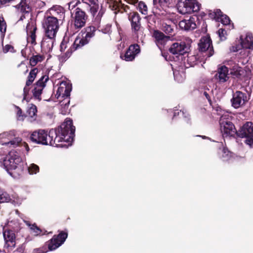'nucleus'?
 <instances>
[{"mask_svg":"<svg viewBox=\"0 0 253 253\" xmlns=\"http://www.w3.org/2000/svg\"><path fill=\"white\" fill-rule=\"evenodd\" d=\"M153 37L155 39V42L160 50L164 47L167 42L170 39V37L165 36L163 33L155 31L153 33Z\"/></svg>","mask_w":253,"mask_h":253,"instance_id":"18","label":"nucleus"},{"mask_svg":"<svg viewBox=\"0 0 253 253\" xmlns=\"http://www.w3.org/2000/svg\"><path fill=\"white\" fill-rule=\"evenodd\" d=\"M129 20L131 22V26L132 29H133L135 31H138L140 27V18L139 16V14L137 13H133L131 15L129 16Z\"/></svg>","mask_w":253,"mask_h":253,"instance_id":"25","label":"nucleus"},{"mask_svg":"<svg viewBox=\"0 0 253 253\" xmlns=\"http://www.w3.org/2000/svg\"><path fill=\"white\" fill-rule=\"evenodd\" d=\"M204 95L205 96V97H206V98L208 100H210V96L209 95V94L206 92V91H205L204 92Z\"/></svg>","mask_w":253,"mask_h":253,"instance_id":"56","label":"nucleus"},{"mask_svg":"<svg viewBox=\"0 0 253 253\" xmlns=\"http://www.w3.org/2000/svg\"><path fill=\"white\" fill-rule=\"evenodd\" d=\"M103 13H104L103 11L100 10L98 12V13L96 15V16H95V17L94 18V22L96 23V24H98V23H99Z\"/></svg>","mask_w":253,"mask_h":253,"instance_id":"49","label":"nucleus"},{"mask_svg":"<svg viewBox=\"0 0 253 253\" xmlns=\"http://www.w3.org/2000/svg\"><path fill=\"white\" fill-rule=\"evenodd\" d=\"M13 49V47L9 44H6L3 47V51L4 53H7L8 51H12Z\"/></svg>","mask_w":253,"mask_h":253,"instance_id":"53","label":"nucleus"},{"mask_svg":"<svg viewBox=\"0 0 253 253\" xmlns=\"http://www.w3.org/2000/svg\"><path fill=\"white\" fill-rule=\"evenodd\" d=\"M21 162L22 159L19 154L16 151H11L3 160L2 164L9 175L16 178L21 169L20 167Z\"/></svg>","mask_w":253,"mask_h":253,"instance_id":"2","label":"nucleus"},{"mask_svg":"<svg viewBox=\"0 0 253 253\" xmlns=\"http://www.w3.org/2000/svg\"><path fill=\"white\" fill-rule=\"evenodd\" d=\"M241 46L244 48L251 49L253 45V37L251 33H247L245 38L243 36L240 37Z\"/></svg>","mask_w":253,"mask_h":253,"instance_id":"22","label":"nucleus"},{"mask_svg":"<svg viewBox=\"0 0 253 253\" xmlns=\"http://www.w3.org/2000/svg\"><path fill=\"white\" fill-rule=\"evenodd\" d=\"M67 236V233L63 232H61L57 236L54 235L48 244L49 250L53 251L60 247L64 243Z\"/></svg>","mask_w":253,"mask_h":253,"instance_id":"9","label":"nucleus"},{"mask_svg":"<svg viewBox=\"0 0 253 253\" xmlns=\"http://www.w3.org/2000/svg\"><path fill=\"white\" fill-rule=\"evenodd\" d=\"M69 45H71V43H69L68 39H64L60 44V51L61 52H64L65 49Z\"/></svg>","mask_w":253,"mask_h":253,"instance_id":"40","label":"nucleus"},{"mask_svg":"<svg viewBox=\"0 0 253 253\" xmlns=\"http://www.w3.org/2000/svg\"><path fill=\"white\" fill-rule=\"evenodd\" d=\"M20 10L21 12L24 13H28L31 8L28 4H24V3H20Z\"/></svg>","mask_w":253,"mask_h":253,"instance_id":"42","label":"nucleus"},{"mask_svg":"<svg viewBox=\"0 0 253 253\" xmlns=\"http://www.w3.org/2000/svg\"><path fill=\"white\" fill-rule=\"evenodd\" d=\"M80 3V1L78 0H73L68 3V8L71 11V13L77 7V6Z\"/></svg>","mask_w":253,"mask_h":253,"instance_id":"39","label":"nucleus"},{"mask_svg":"<svg viewBox=\"0 0 253 253\" xmlns=\"http://www.w3.org/2000/svg\"><path fill=\"white\" fill-rule=\"evenodd\" d=\"M49 11L50 13L53 15H56V13L58 14L61 13L62 15L64 14L63 8L59 6H55L51 7Z\"/></svg>","mask_w":253,"mask_h":253,"instance_id":"34","label":"nucleus"},{"mask_svg":"<svg viewBox=\"0 0 253 253\" xmlns=\"http://www.w3.org/2000/svg\"><path fill=\"white\" fill-rule=\"evenodd\" d=\"M82 1L90 7L97 3V0H82Z\"/></svg>","mask_w":253,"mask_h":253,"instance_id":"51","label":"nucleus"},{"mask_svg":"<svg viewBox=\"0 0 253 253\" xmlns=\"http://www.w3.org/2000/svg\"><path fill=\"white\" fill-rule=\"evenodd\" d=\"M72 17L75 29H80L85 26L87 16L81 8L77 7L72 12Z\"/></svg>","mask_w":253,"mask_h":253,"instance_id":"8","label":"nucleus"},{"mask_svg":"<svg viewBox=\"0 0 253 253\" xmlns=\"http://www.w3.org/2000/svg\"><path fill=\"white\" fill-rule=\"evenodd\" d=\"M48 80V77L46 75L42 76L35 84L34 89L33 90V95L38 100H41V95L42 89L45 86V84Z\"/></svg>","mask_w":253,"mask_h":253,"instance_id":"12","label":"nucleus"},{"mask_svg":"<svg viewBox=\"0 0 253 253\" xmlns=\"http://www.w3.org/2000/svg\"><path fill=\"white\" fill-rule=\"evenodd\" d=\"M184 114H185V113H184V112H183V111H182V115L183 116H184L185 117H186L187 116H186V115H185V116H184Z\"/></svg>","mask_w":253,"mask_h":253,"instance_id":"61","label":"nucleus"},{"mask_svg":"<svg viewBox=\"0 0 253 253\" xmlns=\"http://www.w3.org/2000/svg\"><path fill=\"white\" fill-rule=\"evenodd\" d=\"M138 9L142 14L144 15L147 14V6L144 2L140 1L138 3Z\"/></svg>","mask_w":253,"mask_h":253,"instance_id":"37","label":"nucleus"},{"mask_svg":"<svg viewBox=\"0 0 253 253\" xmlns=\"http://www.w3.org/2000/svg\"><path fill=\"white\" fill-rule=\"evenodd\" d=\"M220 145H223V144L222 143L219 144V146H220Z\"/></svg>","mask_w":253,"mask_h":253,"instance_id":"63","label":"nucleus"},{"mask_svg":"<svg viewBox=\"0 0 253 253\" xmlns=\"http://www.w3.org/2000/svg\"><path fill=\"white\" fill-rule=\"evenodd\" d=\"M248 60H245V62L244 61H238V63H241L242 64H245V63L247 62Z\"/></svg>","mask_w":253,"mask_h":253,"instance_id":"58","label":"nucleus"},{"mask_svg":"<svg viewBox=\"0 0 253 253\" xmlns=\"http://www.w3.org/2000/svg\"><path fill=\"white\" fill-rule=\"evenodd\" d=\"M227 65L229 66L231 74L238 77L243 73V71L242 70V68L239 66V64H236L233 61H229L228 62Z\"/></svg>","mask_w":253,"mask_h":253,"instance_id":"24","label":"nucleus"},{"mask_svg":"<svg viewBox=\"0 0 253 253\" xmlns=\"http://www.w3.org/2000/svg\"><path fill=\"white\" fill-rule=\"evenodd\" d=\"M223 25H228L230 24V20L226 15H223L219 19Z\"/></svg>","mask_w":253,"mask_h":253,"instance_id":"46","label":"nucleus"},{"mask_svg":"<svg viewBox=\"0 0 253 253\" xmlns=\"http://www.w3.org/2000/svg\"><path fill=\"white\" fill-rule=\"evenodd\" d=\"M30 0H21V2L22 3H24V4H28L30 2Z\"/></svg>","mask_w":253,"mask_h":253,"instance_id":"57","label":"nucleus"},{"mask_svg":"<svg viewBox=\"0 0 253 253\" xmlns=\"http://www.w3.org/2000/svg\"><path fill=\"white\" fill-rule=\"evenodd\" d=\"M199 48L201 52L207 51L208 57L213 54V47L211 46V41L208 37H204L201 39L199 43Z\"/></svg>","mask_w":253,"mask_h":253,"instance_id":"10","label":"nucleus"},{"mask_svg":"<svg viewBox=\"0 0 253 253\" xmlns=\"http://www.w3.org/2000/svg\"><path fill=\"white\" fill-rule=\"evenodd\" d=\"M200 4L196 0H179L177 4L178 12L182 14L197 12L200 10Z\"/></svg>","mask_w":253,"mask_h":253,"instance_id":"6","label":"nucleus"},{"mask_svg":"<svg viewBox=\"0 0 253 253\" xmlns=\"http://www.w3.org/2000/svg\"><path fill=\"white\" fill-rule=\"evenodd\" d=\"M75 127L72 120L66 119L58 129H51L48 133L44 130L33 132L30 136L32 141L37 144L55 147H68L71 145L75 135Z\"/></svg>","mask_w":253,"mask_h":253,"instance_id":"1","label":"nucleus"},{"mask_svg":"<svg viewBox=\"0 0 253 253\" xmlns=\"http://www.w3.org/2000/svg\"><path fill=\"white\" fill-rule=\"evenodd\" d=\"M7 146L15 148L18 146L22 143V138L20 137L15 131L13 137L8 141Z\"/></svg>","mask_w":253,"mask_h":253,"instance_id":"27","label":"nucleus"},{"mask_svg":"<svg viewBox=\"0 0 253 253\" xmlns=\"http://www.w3.org/2000/svg\"><path fill=\"white\" fill-rule=\"evenodd\" d=\"M42 27L47 36L55 37L59 29L58 20L54 16H47L42 22Z\"/></svg>","mask_w":253,"mask_h":253,"instance_id":"4","label":"nucleus"},{"mask_svg":"<svg viewBox=\"0 0 253 253\" xmlns=\"http://www.w3.org/2000/svg\"><path fill=\"white\" fill-rule=\"evenodd\" d=\"M26 224L30 227V229L33 231L35 236L40 235L42 230L36 225L35 223L31 224L28 221H24Z\"/></svg>","mask_w":253,"mask_h":253,"instance_id":"33","label":"nucleus"},{"mask_svg":"<svg viewBox=\"0 0 253 253\" xmlns=\"http://www.w3.org/2000/svg\"><path fill=\"white\" fill-rule=\"evenodd\" d=\"M6 30V24L3 17H0V32L1 36L4 37V33Z\"/></svg>","mask_w":253,"mask_h":253,"instance_id":"38","label":"nucleus"},{"mask_svg":"<svg viewBox=\"0 0 253 253\" xmlns=\"http://www.w3.org/2000/svg\"><path fill=\"white\" fill-rule=\"evenodd\" d=\"M228 67L225 66H222L219 68L216 76L218 77L217 79L220 82L224 83L228 79Z\"/></svg>","mask_w":253,"mask_h":253,"instance_id":"23","label":"nucleus"},{"mask_svg":"<svg viewBox=\"0 0 253 253\" xmlns=\"http://www.w3.org/2000/svg\"><path fill=\"white\" fill-rule=\"evenodd\" d=\"M175 116H176V112H174L173 117H175Z\"/></svg>","mask_w":253,"mask_h":253,"instance_id":"62","label":"nucleus"},{"mask_svg":"<svg viewBox=\"0 0 253 253\" xmlns=\"http://www.w3.org/2000/svg\"><path fill=\"white\" fill-rule=\"evenodd\" d=\"M218 34L221 41H224L226 39V32L224 29L222 28L219 29L218 31Z\"/></svg>","mask_w":253,"mask_h":253,"instance_id":"45","label":"nucleus"},{"mask_svg":"<svg viewBox=\"0 0 253 253\" xmlns=\"http://www.w3.org/2000/svg\"><path fill=\"white\" fill-rule=\"evenodd\" d=\"M99 8V5L97 3H96L95 4L90 6V12L93 17H95V15L96 14L98 11Z\"/></svg>","mask_w":253,"mask_h":253,"instance_id":"47","label":"nucleus"},{"mask_svg":"<svg viewBox=\"0 0 253 253\" xmlns=\"http://www.w3.org/2000/svg\"><path fill=\"white\" fill-rule=\"evenodd\" d=\"M55 37H50L45 35L41 42V47L45 52L50 51L53 46Z\"/></svg>","mask_w":253,"mask_h":253,"instance_id":"20","label":"nucleus"},{"mask_svg":"<svg viewBox=\"0 0 253 253\" xmlns=\"http://www.w3.org/2000/svg\"><path fill=\"white\" fill-rule=\"evenodd\" d=\"M63 98V100L60 101V104L61 107L62 113L65 114L67 112V109L69 107L70 98L69 97H64Z\"/></svg>","mask_w":253,"mask_h":253,"instance_id":"29","label":"nucleus"},{"mask_svg":"<svg viewBox=\"0 0 253 253\" xmlns=\"http://www.w3.org/2000/svg\"><path fill=\"white\" fill-rule=\"evenodd\" d=\"M37 112V107L35 105L31 104L27 111L28 116L30 118V121L33 122L36 120Z\"/></svg>","mask_w":253,"mask_h":253,"instance_id":"28","label":"nucleus"},{"mask_svg":"<svg viewBox=\"0 0 253 253\" xmlns=\"http://www.w3.org/2000/svg\"><path fill=\"white\" fill-rule=\"evenodd\" d=\"M237 135L240 137L247 138L246 142L247 144L253 145V123L247 122L237 132Z\"/></svg>","mask_w":253,"mask_h":253,"instance_id":"7","label":"nucleus"},{"mask_svg":"<svg viewBox=\"0 0 253 253\" xmlns=\"http://www.w3.org/2000/svg\"><path fill=\"white\" fill-rule=\"evenodd\" d=\"M186 62L187 64L185 63V66L186 68L194 66L197 63V58L195 55L188 56Z\"/></svg>","mask_w":253,"mask_h":253,"instance_id":"32","label":"nucleus"},{"mask_svg":"<svg viewBox=\"0 0 253 253\" xmlns=\"http://www.w3.org/2000/svg\"><path fill=\"white\" fill-rule=\"evenodd\" d=\"M37 27L35 22L31 21L29 22L26 26V32L27 35V41L28 42L33 45L36 44V31Z\"/></svg>","mask_w":253,"mask_h":253,"instance_id":"15","label":"nucleus"},{"mask_svg":"<svg viewBox=\"0 0 253 253\" xmlns=\"http://www.w3.org/2000/svg\"><path fill=\"white\" fill-rule=\"evenodd\" d=\"M14 130H11L8 132H4L0 134V144L2 145L7 146L8 141L11 139L13 137Z\"/></svg>","mask_w":253,"mask_h":253,"instance_id":"26","label":"nucleus"},{"mask_svg":"<svg viewBox=\"0 0 253 253\" xmlns=\"http://www.w3.org/2000/svg\"><path fill=\"white\" fill-rule=\"evenodd\" d=\"M33 82H32V81L28 79V80L27 81L26 83V85L30 86L33 83Z\"/></svg>","mask_w":253,"mask_h":253,"instance_id":"55","label":"nucleus"},{"mask_svg":"<svg viewBox=\"0 0 253 253\" xmlns=\"http://www.w3.org/2000/svg\"><path fill=\"white\" fill-rule=\"evenodd\" d=\"M169 0H153V4L156 9L161 11V9H164L167 6Z\"/></svg>","mask_w":253,"mask_h":253,"instance_id":"30","label":"nucleus"},{"mask_svg":"<svg viewBox=\"0 0 253 253\" xmlns=\"http://www.w3.org/2000/svg\"><path fill=\"white\" fill-rule=\"evenodd\" d=\"M38 70L37 68H34L32 70L28 76V79L33 82L36 77L37 74L38 73Z\"/></svg>","mask_w":253,"mask_h":253,"instance_id":"43","label":"nucleus"},{"mask_svg":"<svg viewBox=\"0 0 253 253\" xmlns=\"http://www.w3.org/2000/svg\"><path fill=\"white\" fill-rule=\"evenodd\" d=\"M221 155V157L223 161L228 160L231 157V153L225 148L223 147V149L219 152Z\"/></svg>","mask_w":253,"mask_h":253,"instance_id":"35","label":"nucleus"},{"mask_svg":"<svg viewBox=\"0 0 253 253\" xmlns=\"http://www.w3.org/2000/svg\"><path fill=\"white\" fill-rule=\"evenodd\" d=\"M228 115H222L219 120L220 129L223 137L234 136L237 132L233 124L227 117Z\"/></svg>","mask_w":253,"mask_h":253,"instance_id":"5","label":"nucleus"},{"mask_svg":"<svg viewBox=\"0 0 253 253\" xmlns=\"http://www.w3.org/2000/svg\"><path fill=\"white\" fill-rule=\"evenodd\" d=\"M211 17L218 20L223 15L220 9H216L213 13H210Z\"/></svg>","mask_w":253,"mask_h":253,"instance_id":"41","label":"nucleus"},{"mask_svg":"<svg viewBox=\"0 0 253 253\" xmlns=\"http://www.w3.org/2000/svg\"><path fill=\"white\" fill-rule=\"evenodd\" d=\"M140 51V47L137 44H132L129 46L125 55L124 56L121 55V57L126 61H131L134 59Z\"/></svg>","mask_w":253,"mask_h":253,"instance_id":"14","label":"nucleus"},{"mask_svg":"<svg viewBox=\"0 0 253 253\" xmlns=\"http://www.w3.org/2000/svg\"><path fill=\"white\" fill-rule=\"evenodd\" d=\"M95 31L96 28L94 26H89L86 28L85 36L79 35L76 38L73 44V47H70L65 52V55L62 56L64 59L65 60L68 58L73 51L87 44L90 39L94 36Z\"/></svg>","mask_w":253,"mask_h":253,"instance_id":"3","label":"nucleus"},{"mask_svg":"<svg viewBox=\"0 0 253 253\" xmlns=\"http://www.w3.org/2000/svg\"><path fill=\"white\" fill-rule=\"evenodd\" d=\"M163 30L167 34L171 33L173 31V28L170 25L167 23L163 24Z\"/></svg>","mask_w":253,"mask_h":253,"instance_id":"44","label":"nucleus"},{"mask_svg":"<svg viewBox=\"0 0 253 253\" xmlns=\"http://www.w3.org/2000/svg\"><path fill=\"white\" fill-rule=\"evenodd\" d=\"M178 114L179 112H177V113L176 112V114Z\"/></svg>","mask_w":253,"mask_h":253,"instance_id":"64","label":"nucleus"},{"mask_svg":"<svg viewBox=\"0 0 253 253\" xmlns=\"http://www.w3.org/2000/svg\"><path fill=\"white\" fill-rule=\"evenodd\" d=\"M247 101L246 94L240 91H237L233 94V98L231 99L232 106L235 108H239L241 106L244 104Z\"/></svg>","mask_w":253,"mask_h":253,"instance_id":"17","label":"nucleus"},{"mask_svg":"<svg viewBox=\"0 0 253 253\" xmlns=\"http://www.w3.org/2000/svg\"><path fill=\"white\" fill-rule=\"evenodd\" d=\"M23 18H25V16L24 15H22L20 18V20H23Z\"/></svg>","mask_w":253,"mask_h":253,"instance_id":"60","label":"nucleus"},{"mask_svg":"<svg viewBox=\"0 0 253 253\" xmlns=\"http://www.w3.org/2000/svg\"><path fill=\"white\" fill-rule=\"evenodd\" d=\"M17 109V119L19 121H23L24 120L25 116L22 114V111L21 109L18 107H16Z\"/></svg>","mask_w":253,"mask_h":253,"instance_id":"48","label":"nucleus"},{"mask_svg":"<svg viewBox=\"0 0 253 253\" xmlns=\"http://www.w3.org/2000/svg\"><path fill=\"white\" fill-rule=\"evenodd\" d=\"M3 238L5 242L4 248L12 249L15 247V234L11 230H5L3 232Z\"/></svg>","mask_w":253,"mask_h":253,"instance_id":"19","label":"nucleus"},{"mask_svg":"<svg viewBox=\"0 0 253 253\" xmlns=\"http://www.w3.org/2000/svg\"><path fill=\"white\" fill-rule=\"evenodd\" d=\"M179 27L184 30H191L196 28L194 18H190L189 19H184L179 22Z\"/></svg>","mask_w":253,"mask_h":253,"instance_id":"21","label":"nucleus"},{"mask_svg":"<svg viewBox=\"0 0 253 253\" xmlns=\"http://www.w3.org/2000/svg\"><path fill=\"white\" fill-rule=\"evenodd\" d=\"M239 49V48H238L237 47H236L235 49H233V51H237Z\"/></svg>","mask_w":253,"mask_h":253,"instance_id":"59","label":"nucleus"},{"mask_svg":"<svg viewBox=\"0 0 253 253\" xmlns=\"http://www.w3.org/2000/svg\"><path fill=\"white\" fill-rule=\"evenodd\" d=\"M44 59V57L40 54L33 55L30 59V63L32 66H36L39 62H42Z\"/></svg>","mask_w":253,"mask_h":253,"instance_id":"31","label":"nucleus"},{"mask_svg":"<svg viewBox=\"0 0 253 253\" xmlns=\"http://www.w3.org/2000/svg\"><path fill=\"white\" fill-rule=\"evenodd\" d=\"M9 0H0V3L2 5H5L10 2Z\"/></svg>","mask_w":253,"mask_h":253,"instance_id":"54","label":"nucleus"},{"mask_svg":"<svg viewBox=\"0 0 253 253\" xmlns=\"http://www.w3.org/2000/svg\"><path fill=\"white\" fill-rule=\"evenodd\" d=\"M22 200L16 194L11 196L0 189V203L10 202L14 205H20Z\"/></svg>","mask_w":253,"mask_h":253,"instance_id":"16","label":"nucleus"},{"mask_svg":"<svg viewBox=\"0 0 253 253\" xmlns=\"http://www.w3.org/2000/svg\"><path fill=\"white\" fill-rule=\"evenodd\" d=\"M173 75L175 80H176L178 82H182L184 80V77L179 75L178 73H177V71H173Z\"/></svg>","mask_w":253,"mask_h":253,"instance_id":"50","label":"nucleus"},{"mask_svg":"<svg viewBox=\"0 0 253 253\" xmlns=\"http://www.w3.org/2000/svg\"><path fill=\"white\" fill-rule=\"evenodd\" d=\"M29 86L25 85V86L24 87V88L23 89L24 97H23V101L24 100H26V96L28 94V93L29 92V90H30V88H29Z\"/></svg>","mask_w":253,"mask_h":253,"instance_id":"52","label":"nucleus"},{"mask_svg":"<svg viewBox=\"0 0 253 253\" xmlns=\"http://www.w3.org/2000/svg\"><path fill=\"white\" fill-rule=\"evenodd\" d=\"M29 172L31 174H36L39 172V167L35 164H31L28 168Z\"/></svg>","mask_w":253,"mask_h":253,"instance_id":"36","label":"nucleus"},{"mask_svg":"<svg viewBox=\"0 0 253 253\" xmlns=\"http://www.w3.org/2000/svg\"><path fill=\"white\" fill-rule=\"evenodd\" d=\"M71 90V84L66 82H61L56 91V96L59 99L64 97H69Z\"/></svg>","mask_w":253,"mask_h":253,"instance_id":"13","label":"nucleus"},{"mask_svg":"<svg viewBox=\"0 0 253 253\" xmlns=\"http://www.w3.org/2000/svg\"><path fill=\"white\" fill-rule=\"evenodd\" d=\"M189 45L184 42H175L169 48V51L173 55H183L188 52Z\"/></svg>","mask_w":253,"mask_h":253,"instance_id":"11","label":"nucleus"}]
</instances>
